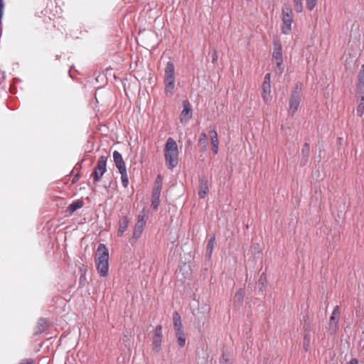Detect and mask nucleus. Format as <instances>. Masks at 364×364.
<instances>
[{"mask_svg": "<svg viewBox=\"0 0 364 364\" xmlns=\"http://www.w3.org/2000/svg\"><path fill=\"white\" fill-rule=\"evenodd\" d=\"M97 269L101 277H107L109 271V251L105 244L100 243L97 249L95 259Z\"/></svg>", "mask_w": 364, "mask_h": 364, "instance_id": "obj_1", "label": "nucleus"}, {"mask_svg": "<svg viewBox=\"0 0 364 364\" xmlns=\"http://www.w3.org/2000/svg\"><path fill=\"white\" fill-rule=\"evenodd\" d=\"M164 158L169 169L176 167L178 164V149L176 141L169 137L167 139L165 149Z\"/></svg>", "mask_w": 364, "mask_h": 364, "instance_id": "obj_2", "label": "nucleus"}, {"mask_svg": "<svg viewBox=\"0 0 364 364\" xmlns=\"http://www.w3.org/2000/svg\"><path fill=\"white\" fill-rule=\"evenodd\" d=\"M164 92L166 96L173 94L175 87V68L171 61H168L164 70Z\"/></svg>", "mask_w": 364, "mask_h": 364, "instance_id": "obj_3", "label": "nucleus"}, {"mask_svg": "<svg viewBox=\"0 0 364 364\" xmlns=\"http://www.w3.org/2000/svg\"><path fill=\"white\" fill-rule=\"evenodd\" d=\"M173 323L177 343L181 348H183L186 345V338L183 331L181 317L177 311L173 313Z\"/></svg>", "mask_w": 364, "mask_h": 364, "instance_id": "obj_4", "label": "nucleus"}, {"mask_svg": "<svg viewBox=\"0 0 364 364\" xmlns=\"http://www.w3.org/2000/svg\"><path fill=\"white\" fill-rule=\"evenodd\" d=\"M282 32L285 35L290 33L291 31V23L293 22L292 9L289 4H284L282 9Z\"/></svg>", "mask_w": 364, "mask_h": 364, "instance_id": "obj_5", "label": "nucleus"}, {"mask_svg": "<svg viewBox=\"0 0 364 364\" xmlns=\"http://www.w3.org/2000/svg\"><path fill=\"white\" fill-rule=\"evenodd\" d=\"M107 156H101L99 158L94 172L91 174V176L93 177L94 183L98 182L107 171Z\"/></svg>", "mask_w": 364, "mask_h": 364, "instance_id": "obj_6", "label": "nucleus"}, {"mask_svg": "<svg viewBox=\"0 0 364 364\" xmlns=\"http://www.w3.org/2000/svg\"><path fill=\"white\" fill-rule=\"evenodd\" d=\"M145 225L146 220L144 214H139L134 225L132 237L129 241L131 244L135 243L141 236Z\"/></svg>", "mask_w": 364, "mask_h": 364, "instance_id": "obj_7", "label": "nucleus"}, {"mask_svg": "<svg viewBox=\"0 0 364 364\" xmlns=\"http://www.w3.org/2000/svg\"><path fill=\"white\" fill-rule=\"evenodd\" d=\"M274 50L272 58L277 61V68L279 70L280 73L284 70L282 47L279 40H274Z\"/></svg>", "mask_w": 364, "mask_h": 364, "instance_id": "obj_8", "label": "nucleus"}, {"mask_svg": "<svg viewBox=\"0 0 364 364\" xmlns=\"http://www.w3.org/2000/svg\"><path fill=\"white\" fill-rule=\"evenodd\" d=\"M271 74L267 73L264 77V82L262 85V97L265 102L271 100Z\"/></svg>", "mask_w": 364, "mask_h": 364, "instance_id": "obj_9", "label": "nucleus"}, {"mask_svg": "<svg viewBox=\"0 0 364 364\" xmlns=\"http://www.w3.org/2000/svg\"><path fill=\"white\" fill-rule=\"evenodd\" d=\"M299 85V83L296 85L295 90L292 92L289 100V111L293 114L297 111L301 101V94L297 90Z\"/></svg>", "mask_w": 364, "mask_h": 364, "instance_id": "obj_10", "label": "nucleus"}, {"mask_svg": "<svg viewBox=\"0 0 364 364\" xmlns=\"http://www.w3.org/2000/svg\"><path fill=\"white\" fill-rule=\"evenodd\" d=\"M162 342V326L158 325L156 326L154 330V334L153 336L152 346L153 350L156 352H159L161 350Z\"/></svg>", "mask_w": 364, "mask_h": 364, "instance_id": "obj_11", "label": "nucleus"}, {"mask_svg": "<svg viewBox=\"0 0 364 364\" xmlns=\"http://www.w3.org/2000/svg\"><path fill=\"white\" fill-rule=\"evenodd\" d=\"M183 110L180 114V120L181 122H187L192 117V109L188 101H183Z\"/></svg>", "mask_w": 364, "mask_h": 364, "instance_id": "obj_12", "label": "nucleus"}, {"mask_svg": "<svg viewBox=\"0 0 364 364\" xmlns=\"http://www.w3.org/2000/svg\"><path fill=\"white\" fill-rule=\"evenodd\" d=\"M340 314L338 306H336L330 317L329 330L336 332L338 329V315Z\"/></svg>", "mask_w": 364, "mask_h": 364, "instance_id": "obj_13", "label": "nucleus"}, {"mask_svg": "<svg viewBox=\"0 0 364 364\" xmlns=\"http://www.w3.org/2000/svg\"><path fill=\"white\" fill-rule=\"evenodd\" d=\"M113 160L119 171L127 170L122 156L118 151L113 152Z\"/></svg>", "mask_w": 364, "mask_h": 364, "instance_id": "obj_14", "label": "nucleus"}, {"mask_svg": "<svg viewBox=\"0 0 364 364\" xmlns=\"http://www.w3.org/2000/svg\"><path fill=\"white\" fill-rule=\"evenodd\" d=\"M357 92L364 94V64L361 66L358 75Z\"/></svg>", "mask_w": 364, "mask_h": 364, "instance_id": "obj_15", "label": "nucleus"}, {"mask_svg": "<svg viewBox=\"0 0 364 364\" xmlns=\"http://www.w3.org/2000/svg\"><path fill=\"white\" fill-rule=\"evenodd\" d=\"M209 134H210V137L213 151L215 154H216L218 152V144H219L217 132L213 128L212 129H210Z\"/></svg>", "mask_w": 364, "mask_h": 364, "instance_id": "obj_16", "label": "nucleus"}, {"mask_svg": "<svg viewBox=\"0 0 364 364\" xmlns=\"http://www.w3.org/2000/svg\"><path fill=\"white\" fill-rule=\"evenodd\" d=\"M208 192V180L205 178H200L199 181V191L198 196L200 198H205Z\"/></svg>", "mask_w": 364, "mask_h": 364, "instance_id": "obj_17", "label": "nucleus"}, {"mask_svg": "<svg viewBox=\"0 0 364 364\" xmlns=\"http://www.w3.org/2000/svg\"><path fill=\"white\" fill-rule=\"evenodd\" d=\"M215 243V235L214 233H212L211 235H210V237L208 239L207 246H206L205 257L208 258V259H210L211 258V255L213 253Z\"/></svg>", "mask_w": 364, "mask_h": 364, "instance_id": "obj_18", "label": "nucleus"}, {"mask_svg": "<svg viewBox=\"0 0 364 364\" xmlns=\"http://www.w3.org/2000/svg\"><path fill=\"white\" fill-rule=\"evenodd\" d=\"M129 222V220L127 216H123L120 218L119 220V229L117 231L118 236H122L124 234V232L127 230Z\"/></svg>", "mask_w": 364, "mask_h": 364, "instance_id": "obj_19", "label": "nucleus"}, {"mask_svg": "<svg viewBox=\"0 0 364 364\" xmlns=\"http://www.w3.org/2000/svg\"><path fill=\"white\" fill-rule=\"evenodd\" d=\"M160 196L161 192L159 191H152V200H151V207L154 210H157L159 205L160 204Z\"/></svg>", "mask_w": 364, "mask_h": 364, "instance_id": "obj_20", "label": "nucleus"}, {"mask_svg": "<svg viewBox=\"0 0 364 364\" xmlns=\"http://www.w3.org/2000/svg\"><path fill=\"white\" fill-rule=\"evenodd\" d=\"M310 342H311V334L309 333V331L306 328H305L304 339H303V348L305 351L309 350V347H310Z\"/></svg>", "mask_w": 364, "mask_h": 364, "instance_id": "obj_21", "label": "nucleus"}, {"mask_svg": "<svg viewBox=\"0 0 364 364\" xmlns=\"http://www.w3.org/2000/svg\"><path fill=\"white\" fill-rule=\"evenodd\" d=\"M83 205L84 202L82 200H75L68 207V211L71 214Z\"/></svg>", "mask_w": 364, "mask_h": 364, "instance_id": "obj_22", "label": "nucleus"}, {"mask_svg": "<svg viewBox=\"0 0 364 364\" xmlns=\"http://www.w3.org/2000/svg\"><path fill=\"white\" fill-rule=\"evenodd\" d=\"M359 103L356 109V114L359 117H362L364 114V94H358Z\"/></svg>", "mask_w": 364, "mask_h": 364, "instance_id": "obj_23", "label": "nucleus"}, {"mask_svg": "<svg viewBox=\"0 0 364 364\" xmlns=\"http://www.w3.org/2000/svg\"><path fill=\"white\" fill-rule=\"evenodd\" d=\"M162 183L163 178L161 175H158L156 178V181L154 183V187L153 191L161 192L162 190Z\"/></svg>", "mask_w": 364, "mask_h": 364, "instance_id": "obj_24", "label": "nucleus"}, {"mask_svg": "<svg viewBox=\"0 0 364 364\" xmlns=\"http://www.w3.org/2000/svg\"><path fill=\"white\" fill-rule=\"evenodd\" d=\"M46 328H47V321L45 318H40L38 321V325H37V332L38 333H42L44 331L46 330Z\"/></svg>", "mask_w": 364, "mask_h": 364, "instance_id": "obj_25", "label": "nucleus"}, {"mask_svg": "<svg viewBox=\"0 0 364 364\" xmlns=\"http://www.w3.org/2000/svg\"><path fill=\"white\" fill-rule=\"evenodd\" d=\"M244 296H245V291L242 289H240L237 291L235 295V300L238 302V304L240 305L242 304L244 300Z\"/></svg>", "mask_w": 364, "mask_h": 364, "instance_id": "obj_26", "label": "nucleus"}, {"mask_svg": "<svg viewBox=\"0 0 364 364\" xmlns=\"http://www.w3.org/2000/svg\"><path fill=\"white\" fill-rule=\"evenodd\" d=\"M121 174V180L122 183L124 188H127L129 185V179L127 176V170H124L123 171H119Z\"/></svg>", "mask_w": 364, "mask_h": 364, "instance_id": "obj_27", "label": "nucleus"}, {"mask_svg": "<svg viewBox=\"0 0 364 364\" xmlns=\"http://www.w3.org/2000/svg\"><path fill=\"white\" fill-rule=\"evenodd\" d=\"M295 11L297 13H301L303 11V4L301 0H293Z\"/></svg>", "mask_w": 364, "mask_h": 364, "instance_id": "obj_28", "label": "nucleus"}, {"mask_svg": "<svg viewBox=\"0 0 364 364\" xmlns=\"http://www.w3.org/2000/svg\"><path fill=\"white\" fill-rule=\"evenodd\" d=\"M207 135L205 132L201 133L200 138H199V144L200 145H203L204 149H206V143H207Z\"/></svg>", "mask_w": 364, "mask_h": 364, "instance_id": "obj_29", "label": "nucleus"}, {"mask_svg": "<svg viewBox=\"0 0 364 364\" xmlns=\"http://www.w3.org/2000/svg\"><path fill=\"white\" fill-rule=\"evenodd\" d=\"M317 0H306V8L308 10L311 11L316 5Z\"/></svg>", "mask_w": 364, "mask_h": 364, "instance_id": "obj_30", "label": "nucleus"}, {"mask_svg": "<svg viewBox=\"0 0 364 364\" xmlns=\"http://www.w3.org/2000/svg\"><path fill=\"white\" fill-rule=\"evenodd\" d=\"M310 147L308 143H305L301 149V154L305 156H309Z\"/></svg>", "mask_w": 364, "mask_h": 364, "instance_id": "obj_31", "label": "nucleus"}, {"mask_svg": "<svg viewBox=\"0 0 364 364\" xmlns=\"http://www.w3.org/2000/svg\"><path fill=\"white\" fill-rule=\"evenodd\" d=\"M219 364H231L227 356L223 354L220 359Z\"/></svg>", "mask_w": 364, "mask_h": 364, "instance_id": "obj_32", "label": "nucleus"}, {"mask_svg": "<svg viewBox=\"0 0 364 364\" xmlns=\"http://www.w3.org/2000/svg\"><path fill=\"white\" fill-rule=\"evenodd\" d=\"M309 161V156L301 155L300 166H305Z\"/></svg>", "mask_w": 364, "mask_h": 364, "instance_id": "obj_33", "label": "nucleus"}, {"mask_svg": "<svg viewBox=\"0 0 364 364\" xmlns=\"http://www.w3.org/2000/svg\"><path fill=\"white\" fill-rule=\"evenodd\" d=\"M4 0H0V21L1 20L4 15Z\"/></svg>", "mask_w": 364, "mask_h": 364, "instance_id": "obj_34", "label": "nucleus"}, {"mask_svg": "<svg viewBox=\"0 0 364 364\" xmlns=\"http://www.w3.org/2000/svg\"><path fill=\"white\" fill-rule=\"evenodd\" d=\"M34 363L33 359L32 358H27L23 360L20 364H33Z\"/></svg>", "mask_w": 364, "mask_h": 364, "instance_id": "obj_35", "label": "nucleus"}, {"mask_svg": "<svg viewBox=\"0 0 364 364\" xmlns=\"http://www.w3.org/2000/svg\"><path fill=\"white\" fill-rule=\"evenodd\" d=\"M217 60H218L217 51L214 50L213 54H212V63H215Z\"/></svg>", "mask_w": 364, "mask_h": 364, "instance_id": "obj_36", "label": "nucleus"}, {"mask_svg": "<svg viewBox=\"0 0 364 364\" xmlns=\"http://www.w3.org/2000/svg\"><path fill=\"white\" fill-rule=\"evenodd\" d=\"M259 283L264 286V282H265V275H264V273H262V275L260 276V278H259Z\"/></svg>", "mask_w": 364, "mask_h": 364, "instance_id": "obj_37", "label": "nucleus"}, {"mask_svg": "<svg viewBox=\"0 0 364 364\" xmlns=\"http://www.w3.org/2000/svg\"><path fill=\"white\" fill-rule=\"evenodd\" d=\"M80 178V174L77 173L75 176V179H78Z\"/></svg>", "mask_w": 364, "mask_h": 364, "instance_id": "obj_38", "label": "nucleus"}]
</instances>
